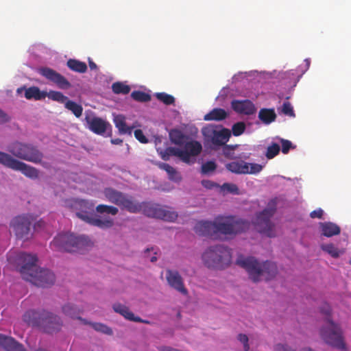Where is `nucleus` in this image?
I'll return each instance as SVG.
<instances>
[{
    "label": "nucleus",
    "instance_id": "f257e3e1",
    "mask_svg": "<svg viewBox=\"0 0 351 351\" xmlns=\"http://www.w3.org/2000/svg\"><path fill=\"white\" fill-rule=\"evenodd\" d=\"M19 271L22 278L36 287H47L55 282V275L50 270L38 267L34 254L21 252L18 255Z\"/></svg>",
    "mask_w": 351,
    "mask_h": 351
},
{
    "label": "nucleus",
    "instance_id": "f03ea898",
    "mask_svg": "<svg viewBox=\"0 0 351 351\" xmlns=\"http://www.w3.org/2000/svg\"><path fill=\"white\" fill-rule=\"evenodd\" d=\"M23 320L28 326L37 327L48 334L58 332L62 326L59 316L44 309L27 311L23 315Z\"/></svg>",
    "mask_w": 351,
    "mask_h": 351
},
{
    "label": "nucleus",
    "instance_id": "7ed1b4c3",
    "mask_svg": "<svg viewBox=\"0 0 351 351\" xmlns=\"http://www.w3.org/2000/svg\"><path fill=\"white\" fill-rule=\"evenodd\" d=\"M237 265L245 269L249 278L254 282H258L261 277L266 280L274 278L278 271L276 265L271 261L258 262L254 257H245L240 255L236 261Z\"/></svg>",
    "mask_w": 351,
    "mask_h": 351
},
{
    "label": "nucleus",
    "instance_id": "20e7f679",
    "mask_svg": "<svg viewBox=\"0 0 351 351\" xmlns=\"http://www.w3.org/2000/svg\"><path fill=\"white\" fill-rule=\"evenodd\" d=\"M320 311L326 316L325 324L320 329V335L324 342L340 350H346L343 331L340 326L330 319L331 308L328 303H324Z\"/></svg>",
    "mask_w": 351,
    "mask_h": 351
},
{
    "label": "nucleus",
    "instance_id": "39448f33",
    "mask_svg": "<svg viewBox=\"0 0 351 351\" xmlns=\"http://www.w3.org/2000/svg\"><path fill=\"white\" fill-rule=\"evenodd\" d=\"M93 245L90 239L84 235L76 237L70 233H60L51 243L52 249L61 252L83 253Z\"/></svg>",
    "mask_w": 351,
    "mask_h": 351
},
{
    "label": "nucleus",
    "instance_id": "423d86ee",
    "mask_svg": "<svg viewBox=\"0 0 351 351\" xmlns=\"http://www.w3.org/2000/svg\"><path fill=\"white\" fill-rule=\"evenodd\" d=\"M206 267L215 269H224L232 263L231 250L223 245L208 247L202 255Z\"/></svg>",
    "mask_w": 351,
    "mask_h": 351
},
{
    "label": "nucleus",
    "instance_id": "0eeeda50",
    "mask_svg": "<svg viewBox=\"0 0 351 351\" xmlns=\"http://www.w3.org/2000/svg\"><path fill=\"white\" fill-rule=\"evenodd\" d=\"M215 239L220 236L232 237L245 232L250 223L233 216H219L215 219Z\"/></svg>",
    "mask_w": 351,
    "mask_h": 351
},
{
    "label": "nucleus",
    "instance_id": "6e6552de",
    "mask_svg": "<svg viewBox=\"0 0 351 351\" xmlns=\"http://www.w3.org/2000/svg\"><path fill=\"white\" fill-rule=\"evenodd\" d=\"M8 151L16 158L35 164L41 163L44 157L37 146L17 141L8 145Z\"/></svg>",
    "mask_w": 351,
    "mask_h": 351
},
{
    "label": "nucleus",
    "instance_id": "1a4fd4ad",
    "mask_svg": "<svg viewBox=\"0 0 351 351\" xmlns=\"http://www.w3.org/2000/svg\"><path fill=\"white\" fill-rule=\"evenodd\" d=\"M277 198L269 201L266 208L256 215V230L269 237H275L274 226L270 219L274 215L277 208Z\"/></svg>",
    "mask_w": 351,
    "mask_h": 351
},
{
    "label": "nucleus",
    "instance_id": "9d476101",
    "mask_svg": "<svg viewBox=\"0 0 351 351\" xmlns=\"http://www.w3.org/2000/svg\"><path fill=\"white\" fill-rule=\"evenodd\" d=\"M202 150V146L199 142L191 141L185 143L184 149L177 147L167 148L162 156V159L167 160L169 156H175L179 157L182 161L186 164H192L195 160H192L191 157L199 155Z\"/></svg>",
    "mask_w": 351,
    "mask_h": 351
},
{
    "label": "nucleus",
    "instance_id": "9b49d317",
    "mask_svg": "<svg viewBox=\"0 0 351 351\" xmlns=\"http://www.w3.org/2000/svg\"><path fill=\"white\" fill-rule=\"evenodd\" d=\"M134 204L138 206V211L130 212V213H143L149 217L158 218L167 221H173L178 217V214L174 211L165 209L159 204L151 202L139 203L134 200Z\"/></svg>",
    "mask_w": 351,
    "mask_h": 351
},
{
    "label": "nucleus",
    "instance_id": "f8f14e48",
    "mask_svg": "<svg viewBox=\"0 0 351 351\" xmlns=\"http://www.w3.org/2000/svg\"><path fill=\"white\" fill-rule=\"evenodd\" d=\"M204 142L214 147L224 145L230 137V131L215 125H208L202 130Z\"/></svg>",
    "mask_w": 351,
    "mask_h": 351
},
{
    "label": "nucleus",
    "instance_id": "ddd939ff",
    "mask_svg": "<svg viewBox=\"0 0 351 351\" xmlns=\"http://www.w3.org/2000/svg\"><path fill=\"white\" fill-rule=\"evenodd\" d=\"M104 195L111 203L116 204L122 209L130 212L138 211V206L134 204V198L125 193L108 187L104 190Z\"/></svg>",
    "mask_w": 351,
    "mask_h": 351
},
{
    "label": "nucleus",
    "instance_id": "4468645a",
    "mask_svg": "<svg viewBox=\"0 0 351 351\" xmlns=\"http://www.w3.org/2000/svg\"><path fill=\"white\" fill-rule=\"evenodd\" d=\"M32 221L33 217L29 215L17 216L12 220L11 226L18 239L23 240L29 239Z\"/></svg>",
    "mask_w": 351,
    "mask_h": 351
},
{
    "label": "nucleus",
    "instance_id": "2eb2a0df",
    "mask_svg": "<svg viewBox=\"0 0 351 351\" xmlns=\"http://www.w3.org/2000/svg\"><path fill=\"white\" fill-rule=\"evenodd\" d=\"M39 73L60 89L67 90L71 87V83L65 77L51 68H40Z\"/></svg>",
    "mask_w": 351,
    "mask_h": 351
},
{
    "label": "nucleus",
    "instance_id": "dca6fc26",
    "mask_svg": "<svg viewBox=\"0 0 351 351\" xmlns=\"http://www.w3.org/2000/svg\"><path fill=\"white\" fill-rule=\"evenodd\" d=\"M76 215L78 218L88 223L89 224L99 227L101 229L110 228L114 225L113 219L109 217H95L93 215H89L88 211H86L84 213H76Z\"/></svg>",
    "mask_w": 351,
    "mask_h": 351
},
{
    "label": "nucleus",
    "instance_id": "f3484780",
    "mask_svg": "<svg viewBox=\"0 0 351 351\" xmlns=\"http://www.w3.org/2000/svg\"><path fill=\"white\" fill-rule=\"evenodd\" d=\"M166 279L168 285L175 290L186 295L188 290L184 287V280L179 272L176 270L167 269Z\"/></svg>",
    "mask_w": 351,
    "mask_h": 351
},
{
    "label": "nucleus",
    "instance_id": "a211bd4d",
    "mask_svg": "<svg viewBox=\"0 0 351 351\" xmlns=\"http://www.w3.org/2000/svg\"><path fill=\"white\" fill-rule=\"evenodd\" d=\"M231 108L238 114L252 115L256 113L255 105L249 99H234L231 101Z\"/></svg>",
    "mask_w": 351,
    "mask_h": 351
},
{
    "label": "nucleus",
    "instance_id": "6ab92c4d",
    "mask_svg": "<svg viewBox=\"0 0 351 351\" xmlns=\"http://www.w3.org/2000/svg\"><path fill=\"white\" fill-rule=\"evenodd\" d=\"M215 220L213 221H200L196 223L194 231L201 236L215 239Z\"/></svg>",
    "mask_w": 351,
    "mask_h": 351
},
{
    "label": "nucleus",
    "instance_id": "aec40b11",
    "mask_svg": "<svg viewBox=\"0 0 351 351\" xmlns=\"http://www.w3.org/2000/svg\"><path fill=\"white\" fill-rule=\"evenodd\" d=\"M86 121L89 130L97 134H104L106 131L108 125H109L107 121L99 117H86Z\"/></svg>",
    "mask_w": 351,
    "mask_h": 351
},
{
    "label": "nucleus",
    "instance_id": "412c9836",
    "mask_svg": "<svg viewBox=\"0 0 351 351\" xmlns=\"http://www.w3.org/2000/svg\"><path fill=\"white\" fill-rule=\"evenodd\" d=\"M14 170L19 171L21 172L25 176L33 180L37 179L39 176V171L36 168L19 160L14 167Z\"/></svg>",
    "mask_w": 351,
    "mask_h": 351
},
{
    "label": "nucleus",
    "instance_id": "4be33fe9",
    "mask_svg": "<svg viewBox=\"0 0 351 351\" xmlns=\"http://www.w3.org/2000/svg\"><path fill=\"white\" fill-rule=\"evenodd\" d=\"M319 227L322 235L326 237H332L339 234L341 232L340 227L337 224L330 221L320 222Z\"/></svg>",
    "mask_w": 351,
    "mask_h": 351
},
{
    "label": "nucleus",
    "instance_id": "5701e85b",
    "mask_svg": "<svg viewBox=\"0 0 351 351\" xmlns=\"http://www.w3.org/2000/svg\"><path fill=\"white\" fill-rule=\"evenodd\" d=\"M0 346L6 351H24L23 346L12 337L0 334Z\"/></svg>",
    "mask_w": 351,
    "mask_h": 351
},
{
    "label": "nucleus",
    "instance_id": "b1692460",
    "mask_svg": "<svg viewBox=\"0 0 351 351\" xmlns=\"http://www.w3.org/2000/svg\"><path fill=\"white\" fill-rule=\"evenodd\" d=\"M228 113L222 108H215L204 115V120L206 121H221L226 119Z\"/></svg>",
    "mask_w": 351,
    "mask_h": 351
},
{
    "label": "nucleus",
    "instance_id": "393cba45",
    "mask_svg": "<svg viewBox=\"0 0 351 351\" xmlns=\"http://www.w3.org/2000/svg\"><path fill=\"white\" fill-rule=\"evenodd\" d=\"M226 168L229 171L237 174H247L248 173L247 162L243 160L227 163Z\"/></svg>",
    "mask_w": 351,
    "mask_h": 351
},
{
    "label": "nucleus",
    "instance_id": "a878e982",
    "mask_svg": "<svg viewBox=\"0 0 351 351\" xmlns=\"http://www.w3.org/2000/svg\"><path fill=\"white\" fill-rule=\"evenodd\" d=\"M114 123L116 128H118L119 132L122 134H131L133 127H129L125 122V118L121 114L117 115L114 118Z\"/></svg>",
    "mask_w": 351,
    "mask_h": 351
},
{
    "label": "nucleus",
    "instance_id": "bb28decb",
    "mask_svg": "<svg viewBox=\"0 0 351 351\" xmlns=\"http://www.w3.org/2000/svg\"><path fill=\"white\" fill-rule=\"evenodd\" d=\"M62 312L66 316H68L71 319H77L82 321L84 324H87L84 319H82V317L79 316L81 311L72 304L69 303L64 305L62 306Z\"/></svg>",
    "mask_w": 351,
    "mask_h": 351
},
{
    "label": "nucleus",
    "instance_id": "cd10ccee",
    "mask_svg": "<svg viewBox=\"0 0 351 351\" xmlns=\"http://www.w3.org/2000/svg\"><path fill=\"white\" fill-rule=\"evenodd\" d=\"M259 119L265 124H270L276 119V114L274 109L262 108L258 112Z\"/></svg>",
    "mask_w": 351,
    "mask_h": 351
},
{
    "label": "nucleus",
    "instance_id": "c85d7f7f",
    "mask_svg": "<svg viewBox=\"0 0 351 351\" xmlns=\"http://www.w3.org/2000/svg\"><path fill=\"white\" fill-rule=\"evenodd\" d=\"M47 96L46 92H42L37 86H32L25 89V97L27 99L40 100Z\"/></svg>",
    "mask_w": 351,
    "mask_h": 351
},
{
    "label": "nucleus",
    "instance_id": "c756f323",
    "mask_svg": "<svg viewBox=\"0 0 351 351\" xmlns=\"http://www.w3.org/2000/svg\"><path fill=\"white\" fill-rule=\"evenodd\" d=\"M158 167L160 169L165 171L167 173L169 178L171 180L174 182H180L182 180V177L180 173L169 164L162 162L158 165Z\"/></svg>",
    "mask_w": 351,
    "mask_h": 351
},
{
    "label": "nucleus",
    "instance_id": "7c9ffc66",
    "mask_svg": "<svg viewBox=\"0 0 351 351\" xmlns=\"http://www.w3.org/2000/svg\"><path fill=\"white\" fill-rule=\"evenodd\" d=\"M67 66L72 71L84 73L87 71V65L85 62L76 59H69L66 62Z\"/></svg>",
    "mask_w": 351,
    "mask_h": 351
},
{
    "label": "nucleus",
    "instance_id": "2f4dec72",
    "mask_svg": "<svg viewBox=\"0 0 351 351\" xmlns=\"http://www.w3.org/2000/svg\"><path fill=\"white\" fill-rule=\"evenodd\" d=\"M18 160L12 155L0 151V164L14 170Z\"/></svg>",
    "mask_w": 351,
    "mask_h": 351
},
{
    "label": "nucleus",
    "instance_id": "473e14b6",
    "mask_svg": "<svg viewBox=\"0 0 351 351\" xmlns=\"http://www.w3.org/2000/svg\"><path fill=\"white\" fill-rule=\"evenodd\" d=\"M113 310L123 316L125 319L133 321L134 315L130 311L129 308L120 303H115L112 306Z\"/></svg>",
    "mask_w": 351,
    "mask_h": 351
},
{
    "label": "nucleus",
    "instance_id": "72a5a7b5",
    "mask_svg": "<svg viewBox=\"0 0 351 351\" xmlns=\"http://www.w3.org/2000/svg\"><path fill=\"white\" fill-rule=\"evenodd\" d=\"M321 249L333 258H338L341 254L344 253V250L338 249L332 243L322 244Z\"/></svg>",
    "mask_w": 351,
    "mask_h": 351
},
{
    "label": "nucleus",
    "instance_id": "f704fd0d",
    "mask_svg": "<svg viewBox=\"0 0 351 351\" xmlns=\"http://www.w3.org/2000/svg\"><path fill=\"white\" fill-rule=\"evenodd\" d=\"M64 106L66 109L71 111L76 117L78 118L82 116L83 108L81 105L69 99Z\"/></svg>",
    "mask_w": 351,
    "mask_h": 351
},
{
    "label": "nucleus",
    "instance_id": "c9c22d12",
    "mask_svg": "<svg viewBox=\"0 0 351 351\" xmlns=\"http://www.w3.org/2000/svg\"><path fill=\"white\" fill-rule=\"evenodd\" d=\"M77 205L79 206L81 211L79 213H84L86 211H88L89 215H93V212L94 210V204L85 199H80L77 202Z\"/></svg>",
    "mask_w": 351,
    "mask_h": 351
},
{
    "label": "nucleus",
    "instance_id": "e433bc0d",
    "mask_svg": "<svg viewBox=\"0 0 351 351\" xmlns=\"http://www.w3.org/2000/svg\"><path fill=\"white\" fill-rule=\"evenodd\" d=\"M112 91L116 94H128L131 90L130 86L122 82H114L112 85Z\"/></svg>",
    "mask_w": 351,
    "mask_h": 351
},
{
    "label": "nucleus",
    "instance_id": "4c0bfd02",
    "mask_svg": "<svg viewBox=\"0 0 351 351\" xmlns=\"http://www.w3.org/2000/svg\"><path fill=\"white\" fill-rule=\"evenodd\" d=\"M47 96L51 100L58 101L60 104H66V102L69 100L68 97L64 95L61 92L51 90L49 93H47Z\"/></svg>",
    "mask_w": 351,
    "mask_h": 351
},
{
    "label": "nucleus",
    "instance_id": "58836bf2",
    "mask_svg": "<svg viewBox=\"0 0 351 351\" xmlns=\"http://www.w3.org/2000/svg\"><path fill=\"white\" fill-rule=\"evenodd\" d=\"M96 210L99 213H108L112 215H116L119 212V210L117 207L105 204L98 205L96 207Z\"/></svg>",
    "mask_w": 351,
    "mask_h": 351
},
{
    "label": "nucleus",
    "instance_id": "ea45409f",
    "mask_svg": "<svg viewBox=\"0 0 351 351\" xmlns=\"http://www.w3.org/2000/svg\"><path fill=\"white\" fill-rule=\"evenodd\" d=\"M131 97L133 99L137 101L146 102L151 99V96L141 90H134L131 93Z\"/></svg>",
    "mask_w": 351,
    "mask_h": 351
},
{
    "label": "nucleus",
    "instance_id": "a19ab883",
    "mask_svg": "<svg viewBox=\"0 0 351 351\" xmlns=\"http://www.w3.org/2000/svg\"><path fill=\"white\" fill-rule=\"evenodd\" d=\"M156 97L165 105H171L175 102V98L166 93H157Z\"/></svg>",
    "mask_w": 351,
    "mask_h": 351
},
{
    "label": "nucleus",
    "instance_id": "79ce46f5",
    "mask_svg": "<svg viewBox=\"0 0 351 351\" xmlns=\"http://www.w3.org/2000/svg\"><path fill=\"white\" fill-rule=\"evenodd\" d=\"M280 150V147L277 143H272L267 149L266 157L269 159H271L277 156Z\"/></svg>",
    "mask_w": 351,
    "mask_h": 351
},
{
    "label": "nucleus",
    "instance_id": "37998d69",
    "mask_svg": "<svg viewBox=\"0 0 351 351\" xmlns=\"http://www.w3.org/2000/svg\"><path fill=\"white\" fill-rule=\"evenodd\" d=\"M90 324L96 331H99L108 335H111L113 333L112 330L105 324L101 323H90Z\"/></svg>",
    "mask_w": 351,
    "mask_h": 351
},
{
    "label": "nucleus",
    "instance_id": "c03bdc74",
    "mask_svg": "<svg viewBox=\"0 0 351 351\" xmlns=\"http://www.w3.org/2000/svg\"><path fill=\"white\" fill-rule=\"evenodd\" d=\"M221 190L223 191H226L229 193L238 195L239 194V189L238 186L235 184L232 183H224L221 186Z\"/></svg>",
    "mask_w": 351,
    "mask_h": 351
},
{
    "label": "nucleus",
    "instance_id": "a18cd8bd",
    "mask_svg": "<svg viewBox=\"0 0 351 351\" xmlns=\"http://www.w3.org/2000/svg\"><path fill=\"white\" fill-rule=\"evenodd\" d=\"M172 141L176 144H181L184 138V135L178 130H173L169 133Z\"/></svg>",
    "mask_w": 351,
    "mask_h": 351
},
{
    "label": "nucleus",
    "instance_id": "49530a36",
    "mask_svg": "<svg viewBox=\"0 0 351 351\" xmlns=\"http://www.w3.org/2000/svg\"><path fill=\"white\" fill-rule=\"evenodd\" d=\"M245 130V124L243 122L234 123L232 128V132L234 136H238L242 134Z\"/></svg>",
    "mask_w": 351,
    "mask_h": 351
},
{
    "label": "nucleus",
    "instance_id": "de8ad7c7",
    "mask_svg": "<svg viewBox=\"0 0 351 351\" xmlns=\"http://www.w3.org/2000/svg\"><path fill=\"white\" fill-rule=\"evenodd\" d=\"M217 168V165L214 161H207L202 165V173L208 174L210 172L214 171Z\"/></svg>",
    "mask_w": 351,
    "mask_h": 351
},
{
    "label": "nucleus",
    "instance_id": "09e8293b",
    "mask_svg": "<svg viewBox=\"0 0 351 351\" xmlns=\"http://www.w3.org/2000/svg\"><path fill=\"white\" fill-rule=\"evenodd\" d=\"M282 112L287 116L294 117L295 113L291 104L289 101L284 102L282 107Z\"/></svg>",
    "mask_w": 351,
    "mask_h": 351
},
{
    "label": "nucleus",
    "instance_id": "8fccbe9b",
    "mask_svg": "<svg viewBox=\"0 0 351 351\" xmlns=\"http://www.w3.org/2000/svg\"><path fill=\"white\" fill-rule=\"evenodd\" d=\"M247 165V174H255L259 173L262 170V166L256 163H248Z\"/></svg>",
    "mask_w": 351,
    "mask_h": 351
},
{
    "label": "nucleus",
    "instance_id": "3c124183",
    "mask_svg": "<svg viewBox=\"0 0 351 351\" xmlns=\"http://www.w3.org/2000/svg\"><path fill=\"white\" fill-rule=\"evenodd\" d=\"M280 143L282 145V152L285 154H287L291 148L295 147L293 146L292 143L289 140L280 138Z\"/></svg>",
    "mask_w": 351,
    "mask_h": 351
},
{
    "label": "nucleus",
    "instance_id": "603ef678",
    "mask_svg": "<svg viewBox=\"0 0 351 351\" xmlns=\"http://www.w3.org/2000/svg\"><path fill=\"white\" fill-rule=\"evenodd\" d=\"M135 138L142 143H147L148 142L147 138L144 135L143 131L140 129H137L134 131Z\"/></svg>",
    "mask_w": 351,
    "mask_h": 351
},
{
    "label": "nucleus",
    "instance_id": "864d4df0",
    "mask_svg": "<svg viewBox=\"0 0 351 351\" xmlns=\"http://www.w3.org/2000/svg\"><path fill=\"white\" fill-rule=\"evenodd\" d=\"M238 339L243 343V348L245 351H248L250 349V346L248 344V337L247 335L244 334H239L238 336Z\"/></svg>",
    "mask_w": 351,
    "mask_h": 351
},
{
    "label": "nucleus",
    "instance_id": "5fc2aeb1",
    "mask_svg": "<svg viewBox=\"0 0 351 351\" xmlns=\"http://www.w3.org/2000/svg\"><path fill=\"white\" fill-rule=\"evenodd\" d=\"M202 185L204 188L208 189H212L215 187L220 186L218 184H217L211 180H203L202 181Z\"/></svg>",
    "mask_w": 351,
    "mask_h": 351
},
{
    "label": "nucleus",
    "instance_id": "6e6d98bb",
    "mask_svg": "<svg viewBox=\"0 0 351 351\" xmlns=\"http://www.w3.org/2000/svg\"><path fill=\"white\" fill-rule=\"evenodd\" d=\"M324 214V211L322 208H318L315 210H313L310 213V217L312 219L317 218V219H322Z\"/></svg>",
    "mask_w": 351,
    "mask_h": 351
},
{
    "label": "nucleus",
    "instance_id": "4d7b16f0",
    "mask_svg": "<svg viewBox=\"0 0 351 351\" xmlns=\"http://www.w3.org/2000/svg\"><path fill=\"white\" fill-rule=\"evenodd\" d=\"M233 148L231 147L230 145H224V147L223 148V153L225 156L230 158V152L232 150Z\"/></svg>",
    "mask_w": 351,
    "mask_h": 351
},
{
    "label": "nucleus",
    "instance_id": "13d9d810",
    "mask_svg": "<svg viewBox=\"0 0 351 351\" xmlns=\"http://www.w3.org/2000/svg\"><path fill=\"white\" fill-rule=\"evenodd\" d=\"M9 117L8 115L1 110H0V123H5L8 121Z\"/></svg>",
    "mask_w": 351,
    "mask_h": 351
},
{
    "label": "nucleus",
    "instance_id": "bf43d9fd",
    "mask_svg": "<svg viewBox=\"0 0 351 351\" xmlns=\"http://www.w3.org/2000/svg\"><path fill=\"white\" fill-rule=\"evenodd\" d=\"M133 322H140V323H144V324H150V322H149L148 320L143 319H141V317H136V316H134V319H133Z\"/></svg>",
    "mask_w": 351,
    "mask_h": 351
},
{
    "label": "nucleus",
    "instance_id": "052dcab7",
    "mask_svg": "<svg viewBox=\"0 0 351 351\" xmlns=\"http://www.w3.org/2000/svg\"><path fill=\"white\" fill-rule=\"evenodd\" d=\"M88 63H89V67L91 70L97 69V64L94 62H93L90 59H89Z\"/></svg>",
    "mask_w": 351,
    "mask_h": 351
},
{
    "label": "nucleus",
    "instance_id": "680f3d73",
    "mask_svg": "<svg viewBox=\"0 0 351 351\" xmlns=\"http://www.w3.org/2000/svg\"><path fill=\"white\" fill-rule=\"evenodd\" d=\"M111 143L114 145H120L123 143V141L120 138H114L111 140Z\"/></svg>",
    "mask_w": 351,
    "mask_h": 351
},
{
    "label": "nucleus",
    "instance_id": "e2e57ef3",
    "mask_svg": "<svg viewBox=\"0 0 351 351\" xmlns=\"http://www.w3.org/2000/svg\"><path fill=\"white\" fill-rule=\"evenodd\" d=\"M172 348L171 347H168V346H163V347H161L160 348V351H171L172 350Z\"/></svg>",
    "mask_w": 351,
    "mask_h": 351
},
{
    "label": "nucleus",
    "instance_id": "0e129e2a",
    "mask_svg": "<svg viewBox=\"0 0 351 351\" xmlns=\"http://www.w3.org/2000/svg\"><path fill=\"white\" fill-rule=\"evenodd\" d=\"M304 61L306 63V69H308L309 68L310 63H311L310 59L307 58Z\"/></svg>",
    "mask_w": 351,
    "mask_h": 351
},
{
    "label": "nucleus",
    "instance_id": "69168bd1",
    "mask_svg": "<svg viewBox=\"0 0 351 351\" xmlns=\"http://www.w3.org/2000/svg\"><path fill=\"white\" fill-rule=\"evenodd\" d=\"M156 261H157V257L156 256H153L150 258V261L152 263L156 262Z\"/></svg>",
    "mask_w": 351,
    "mask_h": 351
},
{
    "label": "nucleus",
    "instance_id": "338daca9",
    "mask_svg": "<svg viewBox=\"0 0 351 351\" xmlns=\"http://www.w3.org/2000/svg\"><path fill=\"white\" fill-rule=\"evenodd\" d=\"M22 90H23V88H18V89H17V93H21V92L22 91Z\"/></svg>",
    "mask_w": 351,
    "mask_h": 351
},
{
    "label": "nucleus",
    "instance_id": "774afa93",
    "mask_svg": "<svg viewBox=\"0 0 351 351\" xmlns=\"http://www.w3.org/2000/svg\"><path fill=\"white\" fill-rule=\"evenodd\" d=\"M36 351H47L45 349H38Z\"/></svg>",
    "mask_w": 351,
    "mask_h": 351
}]
</instances>
